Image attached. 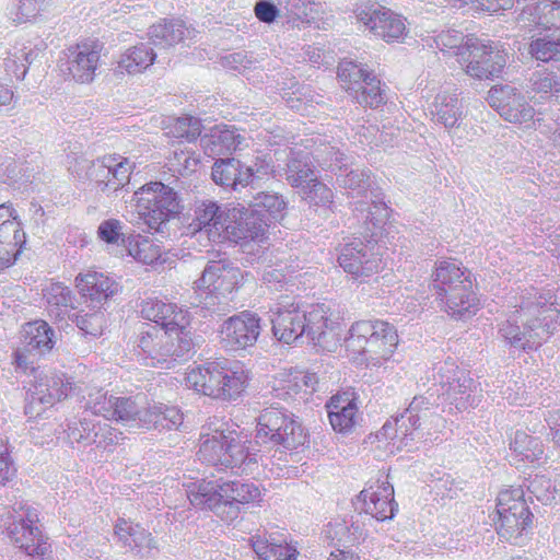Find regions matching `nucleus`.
Here are the masks:
<instances>
[{
  "instance_id": "nucleus-26",
  "label": "nucleus",
  "mask_w": 560,
  "mask_h": 560,
  "mask_svg": "<svg viewBox=\"0 0 560 560\" xmlns=\"http://www.w3.org/2000/svg\"><path fill=\"white\" fill-rule=\"evenodd\" d=\"M353 505L360 513L380 522L393 518L398 509L394 501V487L388 481L380 480L363 489Z\"/></svg>"
},
{
  "instance_id": "nucleus-42",
  "label": "nucleus",
  "mask_w": 560,
  "mask_h": 560,
  "mask_svg": "<svg viewBox=\"0 0 560 560\" xmlns=\"http://www.w3.org/2000/svg\"><path fill=\"white\" fill-rule=\"evenodd\" d=\"M285 175L289 184L300 189L315 180L317 174L311 161L310 153L300 150H291Z\"/></svg>"
},
{
  "instance_id": "nucleus-2",
  "label": "nucleus",
  "mask_w": 560,
  "mask_h": 560,
  "mask_svg": "<svg viewBox=\"0 0 560 560\" xmlns=\"http://www.w3.org/2000/svg\"><path fill=\"white\" fill-rule=\"evenodd\" d=\"M273 336L284 343L305 337L323 350H329L335 341L337 319L326 303L303 305L299 302L281 301L270 307Z\"/></svg>"
},
{
  "instance_id": "nucleus-32",
  "label": "nucleus",
  "mask_w": 560,
  "mask_h": 560,
  "mask_svg": "<svg viewBox=\"0 0 560 560\" xmlns=\"http://www.w3.org/2000/svg\"><path fill=\"white\" fill-rule=\"evenodd\" d=\"M522 27L528 30H559L560 1L544 0L524 7L517 18Z\"/></svg>"
},
{
  "instance_id": "nucleus-14",
  "label": "nucleus",
  "mask_w": 560,
  "mask_h": 560,
  "mask_svg": "<svg viewBox=\"0 0 560 560\" xmlns=\"http://www.w3.org/2000/svg\"><path fill=\"white\" fill-rule=\"evenodd\" d=\"M256 443L268 446H282L293 450L306 442L304 430L294 415L283 408H265L257 418Z\"/></svg>"
},
{
  "instance_id": "nucleus-19",
  "label": "nucleus",
  "mask_w": 560,
  "mask_h": 560,
  "mask_svg": "<svg viewBox=\"0 0 560 560\" xmlns=\"http://www.w3.org/2000/svg\"><path fill=\"white\" fill-rule=\"evenodd\" d=\"M459 65L475 79L499 78L506 65V54L493 44L474 37H466V47L459 52Z\"/></svg>"
},
{
  "instance_id": "nucleus-45",
  "label": "nucleus",
  "mask_w": 560,
  "mask_h": 560,
  "mask_svg": "<svg viewBox=\"0 0 560 560\" xmlns=\"http://www.w3.org/2000/svg\"><path fill=\"white\" fill-rule=\"evenodd\" d=\"M54 0H14L7 7V16L15 25L30 23L49 12Z\"/></svg>"
},
{
  "instance_id": "nucleus-37",
  "label": "nucleus",
  "mask_w": 560,
  "mask_h": 560,
  "mask_svg": "<svg viewBox=\"0 0 560 560\" xmlns=\"http://www.w3.org/2000/svg\"><path fill=\"white\" fill-rule=\"evenodd\" d=\"M327 409L330 424L336 432L349 433L353 429L358 413L353 394L346 392L332 396Z\"/></svg>"
},
{
  "instance_id": "nucleus-58",
  "label": "nucleus",
  "mask_w": 560,
  "mask_h": 560,
  "mask_svg": "<svg viewBox=\"0 0 560 560\" xmlns=\"http://www.w3.org/2000/svg\"><path fill=\"white\" fill-rule=\"evenodd\" d=\"M95 418H91L84 415L79 420H71L67 423V429L65 430L67 433V438L70 443H81L83 445H89L90 436L93 432Z\"/></svg>"
},
{
  "instance_id": "nucleus-23",
  "label": "nucleus",
  "mask_w": 560,
  "mask_h": 560,
  "mask_svg": "<svg viewBox=\"0 0 560 560\" xmlns=\"http://www.w3.org/2000/svg\"><path fill=\"white\" fill-rule=\"evenodd\" d=\"M260 331V317L243 311L222 323L219 329L220 343L228 351L244 350L256 343Z\"/></svg>"
},
{
  "instance_id": "nucleus-12",
  "label": "nucleus",
  "mask_w": 560,
  "mask_h": 560,
  "mask_svg": "<svg viewBox=\"0 0 560 560\" xmlns=\"http://www.w3.org/2000/svg\"><path fill=\"white\" fill-rule=\"evenodd\" d=\"M132 200L139 217L150 230L156 232L183 210L178 194L161 182L143 185L133 194Z\"/></svg>"
},
{
  "instance_id": "nucleus-13",
  "label": "nucleus",
  "mask_w": 560,
  "mask_h": 560,
  "mask_svg": "<svg viewBox=\"0 0 560 560\" xmlns=\"http://www.w3.org/2000/svg\"><path fill=\"white\" fill-rule=\"evenodd\" d=\"M523 490L513 489L499 493L497 502V533L511 545L523 546L533 523V513L523 498Z\"/></svg>"
},
{
  "instance_id": "nucleus-4",
  "label": "nucleus",
  "mask_w": 560,
  "mask_h": 560,
  "mask_svg": "<svg viewBox=\"0 0 560 560\" xmlns=\"http://www.w3.org/2000/svg\"><path fill=\"white\" fill-rule=\"evenodd\" d=\"M260 489L253 482L242 480H201L188 491L187 498L199 510H211L225 521L237 517L241 506L260 498Z\"/></svg>"
},
{
  "instance_id": "nucleus-11",
  "label": "nucleus",
  "mask_w": 560,
  "mask_h": 560,
  "mask_svg": "<svg viewBox=\"0 0 560 560\" xmlns=\"http://www.w3.org/2000/svg\"><path fill=\"white\" fill-rule=\"evenodd\" d=\"M240 270L224 260L209 261L195 289L202 307L211 314L223 315L230 311V294L237 283Z\"/></svg>"
},
{
  "instance_id": "nucleus-57",
  "label": "nucleus",
  "mask_w": 560,
  "mask_h": 560,
  "mask_svg": "<svg viewBox=\"0 0 560 560\" xmlns=\"http://www.w3.org/2000/svg\"><path fill=\"white\" fill-rule=\"evenodd\" d=\"M529 89L532 92L547 95H557L560 93V77L547 71H536L529 79Z\"/></svg>"
},
{
  "instance_id": "nucleus-43",
  "label": "nucleus",
  "mask_w": 560,
  "mask_h": 560,
  "mask_svg": "<svg viewBox=\"0 0 560 560\" xmlns=\"http://www.w3.org/2000/svg\"><path fill=\"white\" fill-rule=\"evenodd\" d=\"M44 299L51 317L57 320L71 317L74 298L68 287L59 282L51 283L44 290Z\"/></svg>"
},
{
  "instance_id": "nucleus-56",
  "label": "nucleus",
  "mask_w": 560,
  "mask_h": 560,
  "mask_svg": "<svg viewBox=\"0 0 560 560\" xmlns=\"http://www.w3.org/2000/svg\"><path fill=\"white\" fill-rule=\"evenodd\" d=\"M302 198L312 206L329 207L332 203V190L317 178L300 189Z\"/></svg>"
},
{
  "instance_id": "nucleus-36",
  "label": "nucleus",
  "mask_w": 560,
  "mask_h": 560,
  "mask_svg": "<svg viewBox=\"0 0 560 560\" xmlns=\"http://www.w3.org/2000/svg\"><path fill=\"white\" fill-rule=\"evenodd\" d=\"M431 119L446 129L456 128L463 119V108L455 92L441 90L429 106Z\"/></svg>"
},
{
  "instance_id": "nucleus-17",
  "label": "nucleus",
  "mask_w": 560,
  "mask_h": 560,
  "mask_svg": "<svg viewBox=\"0 0 560 560\" xmlns=\"http://www.w3.org/2000/svg\"><path fill=\"white\" fill-rule=\"evenodd\" d=\"M7 533L13 544L31 557H43L49 545L39 529L37 509L27 502H15L8 517Z\"/></svg>"
},
{
  "instance_id": "nucleus-28",
  "label": "nucleus",
  "mask_w": 560,
  "mask_h": 560,
  "mask_svg": "<svg viewBox=\"0 0 560 560\" xmlns=\"http://www.w3.org/2000/svg\"><path fill=\"white\" fill-rule=\"evenodd\" d=\"M25 242L15 209L8 203L0 205V270L13 265Z\"/></svg>"
},
{
  "instance_id": "nucleus-35",
  "label": "nucleus",
  "mask_w": 560,
  "mask_h": 560,
  "mask_svg": "<svg viewBox=\"0 0 560 560\" xmlns=\"http://www.w3.org/2000/svg\"><path fill=\"white\" fill-rule=\"evenodd\" d=\"M115 535L124 547L140 557H148L158 548L151 533L125 518H118Z\"/></svg>"
},
{
  "instance_id": "nucleus-50",
  "label": "nucleus",
  "mask_w": 560,
  "mask_h": 560,
  "mask_svg": "<svg viewBox=\"0 0 560 560\" xmlns=\"http://www.w3.org/2000/svg\"><path fill=\"white\" fill-rule=\"evenodd\" d=\"M243 137L232 127H226L214 131L208 142L212 145L211 152L214 154H225L240 148Z\"/></svg>"
},
{
  "instance_id": "nucleus-49",
  "label": "nucleus",
  "mask_w": 560,
  "mask_h": 560,
  "mask_svg": "<svg viewBox=\"0 0 560 560\" xmlns=\"http://www.w3.org/2000/svg\"><path fill=\"white\" fill-rule=\"evenodd\" d=\"M427 45L431 48L435 47L442 52L455 55L459 62V52L466 47V38L458 31L447 30L429 38Z\"/></svg>"
},
{
  "instance_id": "nucleus-51",
  "label": "nucleus",
  "mask_w": 560,
  "mask_h": 560,
  "mask_svg": "<svg viewBox=\"0 0 560 560\" xmlns=\"http://www.w3.org/2000/svg\"><path fill=\"white\" fill-rule=\"evenodd\" d=\"M70 319L86 336L98 337L106 326L104 312L101 310L88 313H73Z\"/></svg>"
},
{
  "instance_id": "nucleus-64",
  "label": "nucleus",
  "mask_w": 560,
  "mask_h": 560,
  "mask_svg": "<svg viewBox=\"0 0 560 560\" xmlns=\"http://www.w3.org/2000/svg\"><path fill=\"white\" fill-rule=\"evenodd\" d=\"M280 5H282L290 21H307L312 11L308 0H283Z\"/></svg>"
},
{
  "instance_id": "nucleus-20",
  "label": "nucleus",
  "mask_w": 560,
  "mask_h": 560,
  "mask_svg": "<svg viewBox=\"0 0 560 560\" xmlns=\"http://www.w3.org/2000/svg\"><path fill=\"white\" fill-rule=\"evenodd\" d=\"M380 230L370 225V230H366L370 233V240L366 242L354 240L341 248L338 256L339 266L353 278H369L381 270L380 246L374 238Z\"/></svg>"
},
{
  "instance_id": "nucleus-40",
  "label": "nucleus",
  "mask_w": 560,
  "mask_h": 560,
  "mask_svg": "<svg viewBox=\"0 0 560 560\" xmlns=\"http://www.w3.org/2000/svg\"><path fill=\"white\" fill-rule=\"evenodd\" d=\"M75 282L80 293L92 301H105L119 291V284L114 279L94 270L79 273Z\"/></svg>"
},
{
  "instance_id": "nucleus-29",
  "label": "nucleus",
  "mask_w": 560,
  "mask_h": 560,
  "mask_svg": "<svg viewBox=\"0 0 560 560\" xmlns=\"http://www.w3.org/2000/svg\"><path fill=\"white\" fill-rule=\"evenodd\" d=\"M34 381L28 388L31 404L39 402L52 406L66 398L72 389V383L65 373L56 370H42L32 368Z\"/></svg>"
},
{
  "instance_id": "nucleus-38",
  "label": "nucleus",
  "mask_w": 560,
  "mask_h": 560,
  "mask_svg": "<svg viewBox=\"0 0 560 560\" xmlns=\"http://www.w3.org/2000/svg\"><path fill=\"white\" fill-rule=\"evenodd\" d=\"M43 43L33 40L16 42L8 51L3 65L7 73L16 80H23L27 73L30 65L38 57L43 50Z\"/></svg>"
},
{
  "instance_id": "nucleus-60",
  "label": "nucleus",
  "mask_w": 560,
  "mask_h": 560,
  "mask_svg": "<svg viewBox=\"0 0 560 560\" xmlns=\"http://www.w3.org/2000/svg\"><path fill=\"white\" fill-rule=\"evenodd\" d=\"M529 493L542 504H549L555 499L556 487L549 477L536 475L528 480Z\"/></svg>"
},
{
  "instance_id": "nucleus-6",
  "label": "nucleus",
  "mask_w": 560,
  "mask_h": 560,
  "mask_svg": "<svg viewBox=\"0 0 560 560\" xmlns=\"http://www.w3.org/2000/svg\"><path fill=\"white\" fill-rule=\"evenodd\" d=\"M398 345L396 328L381 319L353 323L345 339L347 351L353 360L366 365H380L387 361Z\"/></svg>"
},
{
  "instance_id": "nucleus-62",
  "label": "nucleus",
  "mask_w": 560,
  "mask_h": 560,
  "mask_svg": "<svg viewBox=\"0 0 560 560\" xmlns=\"http://www.w3.org/2000/svg\"><path fill=\"white\" fill-rule=\"evenodd\" d=\"M124 224L117 219L104 220L97 229L98 237L107 244L125 243V233L122 232Z\"/></svg>"
},
{
  "instance_id": "nucleus-10",
  "label": "nucleus",
  "mask_w": 560,
  "mask_h": 560,
  "mask_svg": "<svg viewBox=\"0 0 560 560\" xmlns=\"http://www.w3.org/2000/svg\"><path fill=\"white\" fill-rule=\"evenodd\" d=\"M372 184L370 171H350L342 180L343 188L352 199L353 214L365 230H370V225L382 229L390 212L383 194L373 189Z\"/></svg>"
},
{
  "instance_id": "nucleus-47",
  "label": "nucleus",
  "mask_w": 560,
  "mask_h": 560,
  "mask_svg": "<svg viewBox=\"0 0 560 560\" xmlns=\"http://www.w3.org/2000/svg\"><path fill=\"white\" fill-rule=\"evenodd\" d=\"M288 202L276 192L260 191L248 200L247 206L253 208L254 212L264 213L267 222L269 218L278 220L284 217Z\"/></svg>"
},
{
  "instance_id": "nucleus-46",
  "label": "nucleus",
  "mask_w": 560,
  "mask_h": 560,
  "mask_svg": "<svg viewBox=\"0 0 560 560\" xmlns=\"http://www.w3.org/2000/svg\"><path fill=\"white\" fill-rule=\"evenodd\" d=\"M187 28L183 21L172 20L170 22L158 23L149 28L150 44L159 48L174 46L184 39Z\"/></svg>"
},
{
  "instance_id": "nucleus-3",
  "label": "nucleus",
  "mask_w": 560,
  "mask_h": 560,
  "mask_svg": "<svg viewBox=\"0 0 560 560\" xmlns=\"http://www.w3.org/2000/svg\"><path fill=\"white\" fill-rule=\"evenodd\" d=\"M199 442V459L212 466L246 470L257 463V453L246 445L247 438L229 423L203 427Z\"/></svg>"
},
{
  "instance_id": "nucleus-22",
  "label": "nucleus",
  "mask_w": 560,
  "mask_h": 560,
  "mask_svg": "<svg viewBox=\"0 0 560 560\" xmlns=\"http://www.w3.org/2000/svg\"><path fill=\"white\" fill-rule=\"evenodd\" d=\"M101 49V45L92 40L68 47L59 58L60 72L66 79L78 83L92 82L98 68Z\"/></svg>"
},
{
  "instance_id": "nucleus-61",
  "label": "nucleus",
  "mask_w": 560,
  "mask_h": 560,
  "mask_svg": "<svg viewBox=\"0 0 560 560\" xmlns=\"http://www.w3.org/2000/svg\"><path fill=\"white\" fill-rule=\"evenodd\" d=\"M312 154L322 166L329 168L331 172L341 171L346 166L343 163L345 154L335 147L324 145L317 148Z\"/></svg>"
},
{
  "instance_id": "nucleus-5",
  "label": "nucleus",
  "mask_w": 560,
  "mask_h": 560,
  "mask_svg": "<svg viewBox=\"0 0 560 560\" xmlns=\"http://www.w3.org/2000/svg\"><path fill=\"white\" fill-rule=\"evenodd\" d=\"M432 291L441 307L455 318L469 317L477 311L469 270L456 259L440 260L432 273Z\"/></svg>"
},
{
  "instance_id": "nucleus-24",
  "label": "nucleus",
  "mask_w": 560,
  "mask_h": 560,
  "mask_svg": "<svg viewBox=\"0 0 560 560\" xmlns=\"http://www.w3.org/2000/svg\"><path fill=\"white\" fill-rule=\"evenodd\" d=\"M230 213H224L221 207L212 200H197L194 206V217L186 226L187 235H205L209 241L225 240Z\"/></svg>"
},
{
  "instance_id": "nucleus-31",
  "label": "nucleus",
  "mask_w": 560,
  "mask_h": 560,
  "mask_svg": "<svg viewBox=\"0 0 560 560\" xmlns=\"http://www.w3.org/2000/svg\"><path fill=\"white\" fill-rule=\"evenodd\" d=\"M228 232L225 240L242 243L248 241H258L262 238L268 226L264 213L253 211L252 207L234 208L230 212Z\"/></svg>"
},
{
  "instance_id": "nucleus-15",
  "label": "nucleus",
  "mask_w": 560,
  "mask_h": 560,
  "mask_svg": "<svg viewBox=\"0 0 560 560\" xmlns=\"http://www.w3.org/2000/svg\"><path fill=\"white\" fill-rule=\"evenodd\" d=\"M432 380L441 387L440 396L443 401L456 410L462 411L475 406L478 384L470 372L460 369L452 358L433 365Z\"/></svg>"
},
{
  "instance_id": "nucleus-8",
  "label": "nucleus",
  "mask_w": 560,
  "mask_h": 560,
  "mask_svg": "<svg viewBox=\"0 0 560 560\" xmlns=\"http://www.w3.org/2000/svg\"><path fill=\"white\" fill-rule=\"evenodd\" d=\"M138 355L142 363L159 369H172L185 361L192 349L190 334L163 331L145 324L137 338Z\"/></svg>"
},
{
  "instance_id": "nucleus-33",
  "label": "nucleus",
  "mask_w": 560,
  "mask_h": 560,
  "mask_svg": "<svg viewBox=\"0 0 560 560\" xmlns=\"http://www.w3.org/2000/svg\"><path fill=\"white\" fill-rule=\"evenodd\" d=\"M212 179L217 185L236 190L238 187L255 185L254 168L233 158L217 160L212 166Z\"/></svg>"
},
{
  "instance_id": "nucleus-59",
  "label": "nucleus",
  "mask_w": 560,
  "mask_h": 560,
  "mask_svg": "<svg viewBox=\"0 0 560 560\" xmlns=\"http://www.w3.org/2000/svg\"><path fill=\"white\" fill-rule=\"evenodd\" d=\"M202 131V124L199 118L192 116H183L176 119L171 132L175 138L187 142L196 141Z\"/></svg>"
},
{
  "instance_id": "nucleus-52",
  "label": "nucleus",
  "mask_w": 560,
  "mask_h": 560,
  "mask_svg": "<svg viewBox=\"0 0 560 560\" xmlns=\"http://www.w3.org/2000/svg\"><path fill=\"white\" fill-rule=\"evenodd\" d=\"M114 401L115 396L107 395V393L102 389H94L84 397L85 412L90 411L91 415L88 416L91 418L102 416L104 419L109 420Z\"/></svg>"
},
{
  "instance_id": "nucleus-39",
  "label": "nucleus",
  "mask_w": 560,
  "mask_h": 560,
  "mask_svg": "<svg viewBox=\"0 0 560 560\" xmlns=\"http://www.w3.org/2000/svg\"><path fill=\"white\" fill-rule=\"evenodd\" d=\"M255 553L262 560H296V548L275 533L256 534L250 538Z\"/></svg>"
},
{
  "instance_id": "nucleus-44",
  "label": "nucleus",
  "mask_w": 560,
  "mask_h": 560,
  "mask_svg": "<svg viewBox=\"0 0 560 560\" xmlns=\"http://www.w3.org/2000/svg\"><path fill=\"white\" fill-rule=\"evenodd\" d=\"M150 43H141L128 48L119 58L117 69L129 74L140 73L148 69L156 58Z\"/></svg>"
},
{
  "instance_id": "nucleus-41",
  "label": "nucleus",
  "mask_w": 560,
  "mask_h": 560,
  "mask_svg": "<svg viewBox=\"0 0 560 560\" xmlns=\"http://www.w3.org/2000/svg\"><path fill=\"white\" fill-rule=\"evenodd\" d=\"M55 332L44 320L27 323L24 326V351L28 355H43L54 347Z\"/></svg>"
},
{
  "instance_id": "nucleus-27",
  "label": "nucleus",
  "mask_w": 560,
  "mask_h": 560,
  "mask_svg": "<svg viewBox=\"0 0 560 560\" xmlns=\"http://www.w3.org/2000/svg\"><path fill=\"white\" fill-rule=\"evenodd\" d=\"M133 165L126 158L107 155L93 161L86 176L102 191H116L128 183Z\"/></svg>"
},
{
  "instance_id": "nucleus-18",
  "label": "nucleus",
  "mask_w": 560,
  "mask_h": 560,
  "mask_svg": "<svg viewBox=\"0 0 560 560\" xmlns=\"http://www.w3.org/2000/svg\"><path fill=\"white\" fill-rule=\"evenodd\" d=\"M338 78L342 88L365 107H378L385 102V91L381 80L366 65L343 60L338 67Z\"/></svg>"
},
{
  "instance_id": "nucleus-1",
  "label": "nucleus",
  "mask_w": 560,
  "mask_h": 560,
  "mask_svg": "<svg viewBox=\"0 0 560 560\" xmlns=\"http://www.w3.org/2000/svg\"><path fill=\"white\" fill-rule=\"evenodd\" d=\"M520 299L513 315L498 325V334L511 349L529 352L555 332L560 311L551 290L530 287Z\"/></svg>"
},
{
  "instance_id": "nucleus-53",
  "label": "nucleus",
  "mask_w": 560,
  "mask_h": 560,
  "mask_svg": "<svg viewBox=\"0 0 560 560\" xmlns=\"http://www.w3.org/2000/svg\"><path fill=\"white\" fill-rule=\"evenodd\" d=\"M529 52L539 61H560V37L552 38L549 35L537 37L532 40Z\"/></svg>"
},
{
  "instance_id": "nucleus-25",
  "label": "nucleus",
  "mask_w": 560,
  "mask_h": 560,
  "mask_svg": "<svg viewBox=\"0 0 560 560\" xmlns=\"http://www.w3.org/2000/svg\"><path fill=\"white\" fill-rule=\"evenodd\" d=\"M142 318L155 323L163 331L174 334H190L187 329L190 323L189 312L175 303L156 298L141 302Z\"/></svg>"
},
{
  "instance_id": "nucleus-7",
  "label": "nucleus",
  "mask_w": 560,
  "mask_h": 560,
  "mask_svg": "<svg viewBox=\"0 0 560 560\" xmlns=\"http://www.w3.org/2000/svg\"><path fill=\"white\" fill-rule=\"evenodd\" d=\"M185 381L189 388L206 396L235 400L247 385L248 372L241 362L210 361L191 368Z\"/></svg>"
},
{
  "instance_id": "nucleus-16",
  "label": "nucleus",
  "mask_w": 560,
  "mask_h": 560,
  "mask_svg": "<svg viewBox=\"0 0 560 560\" xmlns=\"http://www.w3.org/2000/svg\"><path fill=\"white\" fill-rule=\"evenodd\" d=\"M430 397L416 396L400 415L387 420L376 433L378 441H388L393 448L400 450L408 446L418 435L421 421L433 415L434 401Z\"/></svg>"
},
{
  "instance_id": "nucleus-55",
  "label": "nucleus",
  "mask_w": 560,
  "mask_h": 560,
  "mask_svg": "<svg viewBox=\"0 0 560 560\" xmlns=\"http://www.w3.org/2000/svg\"><path fill=\"white\" fill-rule=\"evenodd\" d=\"M128 252L138 261L144 265H153L161 257V249L154 245L148 237L138 235L135 244L128 237Z\"/></svg>"
},
{
  "instance_id": "nucleus-63",
  "label": "nucleus",
  "mask_w": 560,
  "mask_h": 560,
  "mask_svg": "<svg viewBox=\"0 0 560 560\" xmlns=\"http://www.w3.org/2000/svg\"><path fill=\"white\" fill-rule=\"evenodd\" d=\"M223 66L233 71L244 73L248 69H256V60L247 51H237L225 56L222 60Z\"/></svg>"
},
{
  "instance_id": "nucleus-48",
  "label": "nucleus",
  "mask_w": 560,
  "mask_h": 560,
  "mask_svg": "<svg viewBox=\"0 0 560 560\" xmlns=\"http://www.w3.org/2000/svg\"><path fill=\"white\" fill-rule=\"evenodd\" d=\"M328 535L343 545L354 546L365 540L368 530L359 520L341 521L330 523Z\"/></svg>"
},
{
  "instance_id": "nucleus-30",
  "label": "nucleus",
  "mask_w": 560,
  "mask_h": 560,
  "mask_svg": "<svg viewBox=\"0 0 560 560\" xmlns=\"http://www.w3.org/2000/svg\"><path fill=\"white\" fill-rule=\"evenodd\" d=\"M488 102L505 120L513 124H529L535 109L515 88L504 85L489 91Z\"/></svg>"
},
{
  "instance_id": "nucleus-54",
  "label": "nucleus",
  "mask_w": 560,
  "mask_h": 560,
  "mask_svg": "<svg viewBox=\"0 0 560 560\" xmlns=\"http://www.w3.org/2000/svg\"><path fill=\"white\" fill-rule=\"evenodd\" d=\"M120 440H122L121 432L112 428L107 422L95 419L89 445H95L96 448L106 451L117 445Z\"/></svg>"
},
{
  "instance_id": "nucleus-9",
  "label": "nucleus",
  "mask_w": 560,
  "mask_h": 560,
  "mask_svg": "<svg viewBox=\"0 0 560 560\" xmlns=\"http://www.w3.org/2000/svg\"><path fill=\"white\" fill-rule=\"evenodd\" d=\"M182 411L174 406L149 404L145 396H115L109 420L138 428L172 430L183 423Z\"/></svg>"
},
{
  "instance_id": "nucleus-21",
  "label": "nucleus",
  "mask_w": 560,
  "mask_h": 560,
  "mask_svg": "<svg viewBox=\"0 0 560 560\" xmlns=\"http://www.w3.org/2000/svg\"><path fill=\"white\" fill-rule=\"evenodd\" d=\"M353 14L358 22L387 43L401 42L408 34L406 19L385 7L360 3Z\"/></svg>"
},
{
  "instance_id": "nucleus-34",
  "label": "nucleus",
  "mask_w": 560,
  "mask_h": 560,
  "mask_svg": "<svg viewBox=\"0 0 560 560\" xmlns=\"http://www.w3.org/2000/svg\"><path fill=\"white\" fill-rule=\"evenodd\" d=\"M511 458L515 465L540 466L546 463L547 455L542 441L526 431L518 430L510 442Z\"/></svg>"
}]
</instances>
